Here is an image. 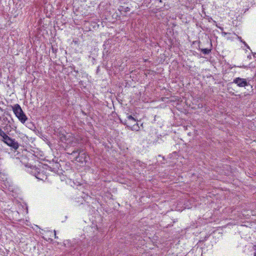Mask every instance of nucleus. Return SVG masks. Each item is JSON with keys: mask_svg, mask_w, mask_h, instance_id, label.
<instances>
[{"mask_svg": "<svg viewBox=\"0 0 256 256\" xmlns=\"http://www.w3.org/2000/svg\"><path fill=\"white\" fill-rule=\"evenodd\" d=\"M128 128L132 130L138 131L140 130V127L138 124H134L132 126H128Z\"/></svg>", "mask_w": 256, "mask_h": 256, "instance_id": "423d86ee", "label": "nucleus"}, {"mask_svg": "<svg viewBox=\"0 0 256 256\" xmlns=\"http://www.w3.org/2000/svg\"><path fill=\"white\" fill-rule=\"evenodd\" d=\"M238 38L240 40V41L242 40L241 37H238Z\"/></svg>", "mask_w": 256, "mask_h": 256, "instance_id": "a211bd4d", "label": "nucleus"}, {"mask_svg": "<svg viewBox=\"0 0 256 256\" xmlns=\"http://www.w3.org/2000/svg\"><path fill=\"white\" fill-rule=\"evenodd\" d=\"M160 2H161V0H160Z\"/></svg>", "mask_w": 256, "mask_h": 256, "instance_id": "412c9836", "label": "nucleus"}, {"mask_svg": "<svg viewBox=\"0 0 256 256\" xmlns=\"http://www.w3.org/2000/svg\"><path fill=\"white\" fill-rule=\"evenodd\" d=\"M234 82L236 84L240 87H244L248 86V82L244 78H236L234 80Z\"/></svg>", "mask_w": 256, "mask_h": 256, "instance_id": "20e7f679", "label": "nucleus"}, {"mask_svg": "<svg viewBox=\"0 0 256 256\" xmlns=\"http://www.w3.org/2000/svg\"><path fill=\"white\" fill-rule=\"evenodd\" d=\"M126 10H125V12H128L130 11V8H128V7H126Z\"/></svg>", "mask_w": 256, "mask_h": 256, "instance_id": "4468645a", "label": "nucleus"}, {"mask_svg": "<svg viewBox=\"0 0 256 256\" xmlns=\"http://www.w3.org/2000/svg\"><path fill=\"white\" fill-rule=\"evenodd\" d=\"M240 42H242L243 44H244L248 48H250V47L248 46V44H246V42L244 41H243L242 40Z\"/></svg>", "mask_w": 256, "mask_h": 256, "instance_id": "9b49d317", "label": "nucleus"}, {"mask_svg": "<svg viewBox=\"0 0 256 256\" xmlns=\"http://www.w3.org/2000/svg\"><path fill=\"white\" fill-rule=\"evenodd\" d=\"M128 119L129 120H132L134 122H136V120L133 118L132 116L130 115H129L128 116Z\"/></svg>", "mask_w": 256, "mask_h": 256, "instance_id": "1a4fd4ad", "label": "nucleus"}, {"mask_svg": "<svg viewBox=\"0 0 256 256\" xmlns=\"http://www.w3.org/2000/svg\"><path fill=\"white\" fill-rule=\"evenodd\" d=\"M12 110L16 116L18 118L19 120L22 124H24L26 120H28V118L22 111L20 106L18 104L14 105V106L12 107Z\"/></svg>", "mask_w": 256, "mask_h": 256, "instance_id": "f03ea898", "label": "nucleus"}, {"mask_svg": "<svg viewBox=\"0 0 256 256\" xmlns=\"http://www.w3.org/2000/svg\"><path fill=\"white\" fill-rule=\"evenodd\" d=\"M224 35L226 34V32H224Z\"/></svg>", "mask_w": 256, "mask_h": 256, "instance_id": "aec40b11", "label": "nucleus"}, {"mask_svg": "<svg viewBox=\"0 0 256 256\" xmlns=\"http://www.w3.org/2000/svg\"><path fill=\"white\" fill-rule=\"evenodd\" d=\"M54 238H58V237L57 236H56V230H54Z\"/></svg>", "mask_w": 256, "mask_h": 256, "instance_id": "ddd939ff", "label": "nucleus"}, {"mask_svg": "<svg viewBox=\"0 0 256 256\" xmlns=\"http://www.w3.org/2000/svg\"><path fill=\"white\" fill-rule=\"evenodd\" d=\"M7 136L6 132L0 128V136L2 137V140L6 138V136Z\"/></svg>", "mask_w": 256, "mask_h": 256, "instance_id": "0eeeda50", "label": "nucleus"}, {"mask_svg": "<svg viewBox=\"0 0 256 256\" xmlns=\"http://www.w3.org/2000/svg\"><path fill=\"white\" fill-rule=\"evenodd\" d=\"M40 167H36V166H32L30 168L31 171L30 173L33 176H34L36 178L39 180L44 181L46 180L47 176L44 172V170L43 168H41L40 166Z\"/></svg>", "mask_w": 256, "mask_h": 256, "instance_id": "f257e3e1", "label": "nucleus"}, {"mask_svg": "<svg viewBox=\"0 0 256 256\" xmlns=\"http://www.w3.org/2000/svg\"><path fill=\"white\" fill-rule=\"evenodd\" d=\"M3 128L4 130L7 132L10 131L11 126L10 125V122L9 120L8 121L7 124L4 126Z\"/></svg>", "mask_w": 256, "mask_h": 256, "instance_id": "39448f33", "label": "nucleus"}, {"mask_svg": "<svg viewBox=\"0 0 256 256\" xmlns=\"http://www.w3.org/2000/svg\"><path fill=\"white\" fill-rule=\"evenodd\" d=\"M211 51L210 49L208 48H202L201 49V52L204 54H208Z\"/></svg>", "mask_w": 256, "mask_h": 256, "instance_id": "6e6552de", "label": "nucleus"}, {"mask_svg": "<svg viewBox=\"0 0 256 256\" xmlns=\"http://www.w3.org/2000/svg\"><path fill=\"white\" fill-rule=\"evenodd\" d=\"M240 68H246V66H240Z\"/></svg>", "mask_w": 256, "mask_h": 256, "instance_id": "dca6fc26", "label": "nucleus"}, {"mask_svg": "<svg viewBox=\"0 0 256 256\" xmlns=\"http://www.w3.org/2000/svg\"><path fill=\"white\" fill-rule=\"evenodd\" d=\"M248 58L250 59L251 58V56H248Z\"/></svg>", "mask_w": 256, "mask_h": 256, "instance_id": "f3484780", "label": "nucleus"}, {"mask_svg": "<svg viewBox=\"0 0 256 256\" xmlns=\"http://www.w3.org/2000/svg\"><path fill=\"white\" fill-rule=\"evenodd\" d=\"M76 152H78V154H80V152H78V150L77 151H74L72 152L73 154H74Z\"/></svg>", "mask_w": 256, "mask_h": 256, "instance_id": "2eb2a0df", "label": "nucleus"}, {"mask_svg": "<svg viewBox=\"0 0 256 256\" xmlns=\"http://www.w3.org/2000/svg\"><path fill=\"white\" fill-rule=\"evenodd\" d=\"M219 28H220L221 30H223V28H220V27Z\"/></svg>", "mask_w": 256, "mask_h": 256, "instance_id": "6ab92c4d", "label": "nucleus"}, {"mask_svg": "<svg viewBox=\"0 0 256 256\" xmlns=\"http://www.w3.org/2000/svg\"><path fill=\"white\" fill-rule=\"evenodd\" d=\"M31 126H32V127L33 126V125L31 123L28 124L26 125V126L29 128H32Z\"/></svg>", "mask_w": 256, "mask_h": 256, "instance_id": "9d476101", "label": "nucleus"}, {"mask_svg": "<svg viewBox=\"0 0 256 256\" xmlns=\"http://www.w3.org/2000/svg\"><path fill=\"white\" fill-rule=\"evenodd\" d=\"M2 141L6 143L8 146L12 147L15 150H17L19 147V144L17 142H16L14 140L8 136H6Z\"/></svg>", "mask_w": 256, "mask_h": 256, "instance_id": "7ed1b4c3", "label": "nucleus"}, {"mask_svg": "<svg viewBox=\"0 0 256 256\" xmlns=\"http://www.w3.org/2000/svg\"><path fill=\"white\" fill-rule=\"evenodd\" d=\"M254 249L255 250V252H254V256H256V246L254 245Z\"/></svg>", "mask_w": 256, "mask_h": 256, "instance_id": "f8f14e48", "label": "nucleus"}]
</instances>
